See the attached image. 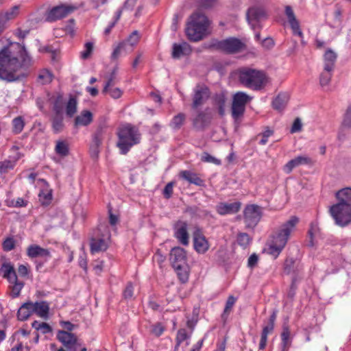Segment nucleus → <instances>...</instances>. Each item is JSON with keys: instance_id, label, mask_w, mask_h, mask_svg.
<instances>
[{"instance_id": "20e7f679", "label": "nucleus", "mask_w": 351, "mask_h": 351, "mask_svg": "<svg viewBox=\"0 0 351 351\" xmlns=\"http://www.w3.org/2000/svg\"><path fill=\"white\" fill-rule=\"evenodd\" d=\"M117 147L121 154H126L130 148L141 141V134L138 130L130 124L123 125L117 132Z\"/></svg>"}, {"instance_id": "bf43d9fd", "label": "nucleus", "mask_w": 351, "mask_h": 351, "mask_svg": "<svg viewBox=\"0 0 351 351\" xmlns=\"http://www.w3.org/2000/svg\"><path fill=\"white\" fill-rule=\"evenodd\" d=\"M62 95H59L57 96L54 104H53V110L56 112V114H61L62 112Z\"/></svg>"}, {"instance_id": "bb28decb", "label": "nucleus", "mask_w": 351, "mask_h": 351, "mask_svg": "<svg viewBox=\"0 0 351 351\" xmlns=\"http://www.w3.org/2000/svg\"><path fill=\"white\" fill-rule=\"evenodd\" d=\"M337 58V53L331 49H328L325 52L324 55V68L325 70H334Z\"/></svg>"}, {"instance_id": "5fc2aeb1", "label": "nucleus", "mask_w": 351, "mask_h": 351, "mask_svg": "<svg viewBox=\"0 0 351 351\" xmlns=\"http://www.w3.org/2000/svg\"><path fill=\"white\" fill-rule=\"evenodd\" d=\"M189 338V335L187 334L186 329L181 328L179 329L177 332L176 341L178 342V344H181L184 341Z\"/></svg>"}, {"instance_id": "603ef678", "label": "nucleus", "mask_w": 351, "mask_h": 351, "mask_svg": "<svg viewBox=\"0 0 351 351\" xmlns=\"http://www.w3.org/2000/svg\"><path fill=\"white\" fill-rule=\"evenodd\" d=\"M295 261L293 258H287L284 264V272L290 274L293 271Z\"/></svg>"}, {"instance_id": "e2e57ef3", "label": "nucleus", "mask_w": 351, "mask_h": 351, "mask_svg": "<svg viewBox=\"0 0 351 351\" xmlns=\"http://www.w3.org/2000/svg\"><path fill=\"white\" fill-rule=\"evenodd\" d=\"M343 124L346 127H351V105L347 109L343 119Z\"/></svg>"}, {"instance_id": "052dcab7", "label": "nucleus", "mask_w": 351, "mask_h": 351, "mask_svg": "<svg viewBox=\"0 0 351 351\" xmlns=\"http://www.w3.org/2000/svg\"><path fill=\"white\" fill-rule=\"evenodd\" d=\"M165 327L160 324L157 323L152 326L151 332L156 337H160L164 332Z\"/></svg>"}, {"instance_id": "680f3d73", "label": "nucleus", "mask_w": 351, "mask_h": 351, "mask_svg": "<svg viewBox=\"0 0 351 351\" xmlns=\"http://www.w3.org/2000/svg\"><path fill=\"white\" fill-rule=\"evenodd\" d=\"M133 293H134V287H133L132 283L129 282V283H128V285H126V287L123 291V295L124 298L126 300L130 299L133 296Z\"/></svg>"}, {"instance_id": "cd10ccee", "label": "nucleus", "mask_w": 351, "mask_h": 351, "mask_svg": "<svg viewBox=\"0 0 351 351\" xmlns=\"http://www.w3.org/2000/svg\"><path fill=\"white\" fill-rule=\"evenodd\" d=\"M289 100V95L287 93H282L274 99L272 102L273 108L280 112L285 109Z\"/></svg>"}, {"instance_id": "412c9836", "label": "nucleus", "mask_w": 351, "mask_h": 351, "mask_svg": "<svg viewBox=\"0 0 351 351\" xmlns=\"http://www.w3.org/2000/svg\"><path fill=\"white\" fill-rule=\"evenodd\" d=\"M109 237V233L107 232L106 235L103 234L101 238H92L90 243L91 253L106 250L108 247V239Z\"/></svg>"}, {"instance_id": "6ab92c4d", "label": "nucleus", "mask_w": 351, "mask_h": 351, "mask_svg": "<svg viewBox=\"0 0 351 351\" xmlns=\"http://www.w3.org/2000/svg\"><path fill=\"white\" fill-rule=\"evenodd\" d=\"M241 204L239 202L232 203L221 202L216 206V211L220 215H226L237 213L241 208Z\"/></svg>"}, {"instance_id": "69168bd1", "label": "nucleus", "mask_w": 351, "mask_h": 351, "mask_svg": "<svg viewBox=\"0 0 351 351\" xmlns=\"http://www.w3.org/2000/svg\"><path fill=\"white\" fill-rule=\"evenodd\" d=\"M173 182H169L165 186V187L163 190V195L167 199H169L171 197V196L173 193Z\"/></svg>"}, {"instance_id": "7c9ffc66", "label": "nucleus", "mask_w": 351, "mask_h": 351, "mask_svg": "<svg viewBox=\"0 0 351 351\" xmlns=\"http://www.w3.org/2000/svg\"><path fill=\"white\" fill-rule=\"evenodd\" d=\"M226 102V97L222 93L215 94L213 97V104L217 108L218 112L220 116H223L225 114V106Z\"/></svg>"}, {"instance_id": "13d9d810", "label": "nucleus", "mask_w": 351, "mask_h": 351, "mask_svg": "<svg viewBox=\"0 0 351 351\" xmlns=\"http://www.w3.org/2000/svg\"><path fill=\"white\" fill-rule=\"evenodd\" d=\"M139 40V36L137 31H134L130 36L128 37V40L124 42L126 44H129L131 46L135 45Z\"/></svg>"}, {"instance_id": "a211bd4d", "label": "nucleus", "mask_w": 351, "mask_h": 351, "mask_svg": "<svg viewBox=\"0 0 351 351\" xmlns=\"http://www.w3.org/2000/svg\"><path fill=\"white\" fill-rule=\"evenodd\" d=\"M27 255L30 258H43L47 261L50 257V252L48 249L41 247L40 245L33 244L27 248Z\"/></svg>"}, {"instance_id": "a18cd8bd", "label": "nucleus", "mask_w": 351, "mask_h": 351, "mask_svg": "<svg viewBox=\"0 0 351 351\" xmlns=\"http://www.w3.org/2000/svg\"><path fill=\"white\" fill-rule=\"evenodd\" d=\"M52 125L56 133H58L62 131L64 125L61 114H56V117L53 119Z\"/></svg>"}, {"instance_id": "f3484780", "label": "nucleus", "mask_w": 351, "mask_h": 351, "mask_svg": "<svg viewBox=\"0 0 351 351\" xmlns=\"http://www.w3.org/2000/svg\"><path fill=\"white\" fill-rule=\"evenodd\" d=\"M193 245L195 250L200 254H204L209 248L208 241L199 230L193 232Z\"/></svg>"}, {"instance_id": "c03bdc74", "label": "nucleus", "mask_w": 351, "mask_h": 351, "mask_svg": "<svg viewBox=\"0 0 351 351\" xmlns=\"http://www.w3.org/2000/svg\"><path fill=\"white\" fill-rule=\"evenodd\" d=\"M52 199L51 191H41L39 193V199L43 205L47 206L50 204Z\"/></svg>"}, {"instance_id": "473e14b6", "label": "nucleus", "mask_w": 351, "mask_h": 351, "mask_svg": "<svg viewBox=\"0 0 351 351\" xmlns=\"http://www.w3.org/2000/svg\"><path fill=\"white\" fill-rule=\"evenodd\" d=\"M336 197L339 200L337 204H351V189L345 188L339 190L337 192Z\"/></svg>"}, {"instance_id": "58836bf2", "label": "nucleus", "mask_w": 351, "mask_h": 351, "mask_svg": "<svg viewBox=\"0 0 351 351\" xmlns=\"http://www.w3.org/2000/svg\"><path fill=\"white\" fill-rule=\"evenodd\" d=\"M117 71L118 68L117 66L113 69L110 75L108 77L106 83L104 87L102 92H106L109 89V87L114 86L117 83Z\"/></svg>"}, {"instance_id": "f257e3e1", "label": "nucleus", "mask_w": 351, "mask_h": 351, "mask_svg": "<svg viewBox=\"0 0 351 351\" xmlns=\"http://www.w3.org/2000/svg\"><path fill=\"white\" fill-rule=\"evenodd\" d=\"M12 47L16 51L9 47H4L0 51V80L8 82H15L24 77V74L17 72L23 67L28 66L31 62L24 46L16 43Z\"/></svg>"}, {"instance_id": "09e8293b", "label": "nucleus", "mask_w": 351, "mask_h": 351, "mask_svg": "<svg viewBox=\"0 0 351 351\" xmlns=\"http://www.w3.org/2000/svg\"><path fill=\"white\" fill-rule=\"evenodd\" d=\"M237 242L239 245L245 247L250 242V237L247 233H240L237 237Z\"/></svg>"}, {"instance_id": "0eeeda50", "label": "nucleus", "mask_w": 351, "mask_h": 351, "mask_svg": "<svg viewBox=\"0 0 351 351\" xmlns=\"http://www.w3.org/2000/svg\"><path fill=\"white\" fill-rule=\"evenodd\" d=\"M57 339L64 345L67 351L87 350L86 346L74 333L60 330L57 334Z\"/></svg>"}, {"instance_id": "aec40b11", "label": "nucleus", "mask_w": 351, "mask_h": 351, "mask_svg": "<svg viewBox=\"0 0 351 351\" xmlns=\"http://www.w3.org/2000/svg\"><path fill=\"white\" fill-rule=\"evenodd\" d=\"M265 18V12L261 8H249L247 12V19L253 28L258 25V23Z\"/></svg>"}, {"instance_id": "4468645a", "label": "nucleus", "mask_w": 351, "mask_h": 351, "mask_svg": "<svg viewBox=\"0 0 351 351\" xmlns=\"http://www.w3.org/2000/svg\"><path fill=\"white\" fill-rule=\"evenodd\" d=\"M169 259L174 269L182 268L187 264L186 252L180 247H175L171 250Z\"/></svg>"}, {"instance_id": "6e6d98bb", "label": "nucleus", "mask_w": 351, "mask_h": 351, "mask_svg": "<svg viewBox=\"0 0 351 351\" xmlns=\"http://www.w3.org/2000/svg\"><path fill=\"white\" fill-rule=\"evenodd\" d=\"M85 49L81 52L80 56L82 59H87L93 50V44L88 42L84 45Z\"/></svg>"}, {"instance_id": "79ce46f5", "label": "nucleus", "mask_w": 351, "mask_h": 351, "mask_svg": "<svg viewBox=\"0 0 351 351\" xmlns=\"http://www.w3.org/2000/svg\"><path fill=\"white\" fill-rule=\"evenodd\" d=\"M332 71H333L325 70L324 68V71L319 76V84L322 87L328 86L330 84L332 76Z\"/></svg>"}, {"instance_id": "39448f33", "label": "nucleus", "mask_w": 351, "mask_h": 351, "mask_svg": "<svg viewBox=\"0 0 351 351\" xmlns=\"http://www.w3.org/2000/svg\"><path fill=\"white\" fill-rule=\"evenodd\" d=\"M239 80L244 86L258 90L263 88L265 75L263 71L256 69L242 68L239 71Z\"/></svg>"}, {"instance_id": "dca6fc26", "label": "nucleus", "mask_w": 351, "mask_h": 351, "mask_svg": "<svg viewBox=\"0 0 351 351\" xmlns=\"http://www.w3.org/2000/svg\"><path fill=\"white\" fill-rule=\"evenodd\" d=\"M313 160L312 159L307 156H298L292 160H289L284 167L283 171L289 174L290 173L293 169L295 167H298L300 165H312Z\"/></svg>"}, {"instance_id": "774afa93", "label": "nucleus", "mask_w": 351, "mask_h": 351, "mask_svg": "<svg viewBox=\"0 0 351 351\" xmlns=\"http://www.w3.org/2000/svg\"><path fill=\"white\" fill-rule=\"evenodd\" d=\"M125 45V43H121L119 45L114 49L111 57L112 59H117L120 56L121 50L124 48Z\"/></svg>"}, {"instance_id": "f704fd0d", "label": "nucleus", "mask_w": 351, "mask_h": 351, "mask_svg": "<svg viewBox=\"0 0 351 351\" xmlns=\"http://www.w3.org/2000/svg\"><path fill=\"white\" fill-rule=\"evenodd\" d=\"M236 301L237 299L233 295H230L228 298L223 312L221 315V318L223 320V322H226L227 320L230 312L232 311V307L235 304Z\"/></svg>"}, {"instance_id": "c9c22d12", "label": "nucleus", "mask_w": 351, "mask_h": 351, "mask_svg": "<svg viewBox=\"0 0 351 351\" xmlns=\"http://www.w3.org/2000/svg\"><path fill=\"white\" fill-rule=\"evenodd\" d=\"M19 6L14 5L10 10H8L5 13L0 14V19L5 23L7 21L14 19L19 14Z\"/></svg>"}, {"instance_id": "49530a36", "label": "nucleus", "mask_w": 351, "mask_h": 351, "mask_svg": "<svg viewBox=\"0 0 351 351\" xmlns=\"http://www.w3.org/2000/svg\"><path fill=\"white\" fill-rule=\"evenodd\" d=\"M186 119V115L184 113H179L175 116L171 121V125L175 129H179L183 124Z\"/></svg>"}, {"instance_id": "1a4fd4ad", "label": "nucleus", "mask_w": 351, "mask_h": 351, "mask_svg": "<svg viewBox=\"0 0 351 351\" xmlns=\"http://www.w3.org/2000/svg\"><path fill=\"white\" fill-rule=\"evenodd\" d=\"M244 44L238 38H229L223 40L213 42L210 47L229 53L241 51L244 48Z\"/></svg>"}, {"instance_id": "e433bc0d", "label": "nucleus", "mask_w": 351, "mask_h": 351, "mask_svg": "<svg viewBox=\"0 0 351 351\" xmlns=\"http://www.w3.org/2000/svg\"><path fill=\"white\" fill-rule=\"evenodd\" d=\"M56 153L62 157L66 156L69 154V145L65 141H58L55 147Z\"/></svg>"}, {"instance_id": "864d4df0", "label": "nucleus", "mask_w": 351, "mask_h": 351, "mask_svg": "<svg viewBox=\"0 0 351 351\" xmlns=\"http://www.w3.org/2000/svg\"><path fill=\"white\" fill-rule=\"evenodd\" d=\"M103 93H107L113 99H119L121 97L123 91L119 88H114V86L109 87V89L106 92Z\"/></svg>"}, {"instance_id": "a878e982", "label": "nucleus", "mask_w": 351, "mask_h": 351, "mask_svg": "<svg viewBox=\"0 0 351 351\" xmlns=\"http://www.w3.org/2000/svg\"><path fill=\"white\" fill-rule=\"evenodd\" d=\"M3 277L7 279L9 282H16L17 275L13 265L10 262H5L2 264L0 269Z\"/></svg>"}, {"instance_id": "8fccbe9b", "label": "nucleus", "mask_w": 351, "mask_h": 351, "mask_svg": "<svg viewBox=\"0 0 351 351\" xmlns=\"http://www.w3.org/2000/svg\"><path fill=\"white\" fill-rule=\"evenodd\" d=\"M15 162L10 160H5L0 162V173H5L14 167Z\"/></svg>"}, {"instance_id": "7ed1b4c3", "label": "nucleus", "mask_w": 351, "mask_h": 351, "mask_svg": "<svg viewBox=\"0 0 351 351\" xmlns=\"http://www.w3.org/2000/svg\"><path fill=\"white\" fill-rule=\"evenodd\" d=\"M209 25L207 17L200 12L193 13L187 23L186 33L191 41H199L206 35Z\"/></svg>"}, {"instance_id": "c85d7f7f", "label": "nucleus", "mask_w": 351, "mask_h": 351, "mask_svg": "<svg viewBox=\"0 0 351 351\" xmlns=\"http://www.w3.org/2000/svg\"><path fill=\"white\" fill-rule=\"evenodd\" d=\"M291 332L289 330V325L287 322H284L282 326V332L281 333V340H282V351H288L291 344Z\"/></svg>"}, {"instance_id": "338daca9", "label": "nucleus", "mask_w": 351, "mask_h": 351, "mask_svg": "<svg viewBox=\"0 0 351 351\" xmlns=\"http://www.w3.org/2000/svg\"><path fill=\"white\" fill-rule=\"evenodd\" d=\"M301 130H302L301 120L299 118H296L294 120L293 123L292 125V127H291V133L298 132Z\"/></svg>"}, {"instance_id": "6e6552de", "label": "nucleus", "mask_w": 351, "mask_h": 351, "mask_svg": "<svg viewBox=\"0 0 351 351\" xmlns=\"http://www.w3.org/2000/svg\"><path fill=\"white\" fill-rule=\"evenodd\" d=\"M251 99L244 92H237L233 95L231 112L232 117L234 120L240 119L243 115L245 106Z\"/></svg>"}, {"instance_id": "4be33fe9", "label": "nucleus", "mask_w": 351, "mask_h": 351, "mask_svg": "<svg viewBox=\"0 0 351 351\" xmlns=\"http://www.w3.org/2000/svg\"><path fill=\"white\" fill-rule=\"evenodd\" d=\"M285 12L293 34L302 36V32L300 29L299 22L296 19L292 8L290 5H286Z\"/></svg>"}, {"instance_id": "c756f323", "label": "nucleus", "mask_w": 351, "mask_h": 351, "mask_svg": "<svg viewBox=\"0 0 351 351\" xmlns=\"http://www.w3.org/2000/svg\"><path fill=\"white\" fill-rule=\"evenodd\" d=\"M93 121V114L89 110H84L75 119V125L86 126Z\"/></svg>"}, {"instance_id": "5701e85b", "label": "nucleus", "mask_w": 351, "mask_h": 351, "mask_svg": "<svg viewBox=\"0 0 351 351\" xmlns=\"http://www.w3.org/2000/svg\"><path fill=\"white\" fill-rule=\"evenodd\" d=\"M180 178L187 181L190 184H193L196 186H202L204 185V181L199 177V176L189 170L181 171L179 173Z\"/></svg>"}, {"instance_id": "4c0bfd02", "label": "nucleus", "mask_w": 351, "mask_h": 351, "mask_svg": "<svg viewBox=\"0 0 351 351\" xmlns=\"http://www.w3.org/2000/svg\"><path fill=\"white\" fill-rule=\"evenodd\" d=\"M12 132L14 134H20L23 131L25 126V121L23 118L21 116L15 117L12 121Z\"/></svg>"}, {"instance_id": "a19ab883", "label": "nucleus", "mask_w": 351, "mask_h": 351, "mask_svg": "<svg viewBox=\"0 0 351 351\" xmlns=\"http://www.w3.org/2000/svg\"><path fill=\"white\" fill-rule=\"evenodd\" d=\"M52 77L53 75L47 69H44L40 71L38 76V80L40 84H46L52 81Z\"/></svg>"}, {"instance_id": "393cba45", "label": "nucleus", "mask_w": 351, "mask_h": 351, "mask_svg": "<svg viewBox=\"0 0 351 351\" xmlns=\"http://www.w3.org/2000/svg\"><path fill=\"white\" fill-rule=\"evenodd\" d=\"M33 313H35L39 317L47 319L49 315V304L46 301L32 302Z\"/></svg>"}, {"instance_id": "4d7b16f0", "label": "nucleus", "mask_w": 351, "mask_h": 351, "mask_svg": "<svg viewBox=\"0 0 351 351\" xmlns=\"http://www.w3.org/2000/svg\"><path fill=\"white\" fill-rule=\"evenodd\" d=\"M15 247V242L12 238H7L3 243V249L4 251L9 252Z\"/></svg>"}, {"instance_id": "423d86ee", "label": "nucleus", "mask_w": 351, "mask_h": 351, "mask_svg": "<svg viewBox=\"0 0 351 351\" xmlns=\"http://www.w3.org/2000/svg\"><path fill=\"white\" fill-rule=\"evenodd\" d=\"M330 213L339 226L343 227L351 223V204H336L330 208Z\"/></svg>"}, {"instance_id": "2f4dec72", "label": "nucleus", "mask_w": 351, "mask_h": 351, "mask_svg": "<svg viewBox=\"0 0 351 351\" xmlns=\"http://www.w3.org/2000/svg\"><path fill=\"white\" fill-rule=\"evenodd\" d=\"M32 302L23 304L17 312L18 319L21 321L26 320L33 313Z\"/></svg>"}, {"instance_id": "2eb2a0df", "label": "nucleus", "mask_w": 351, "mask_h": 351, "mask_svg": "<svg viewBox=\"0 0 351 351\" xmlns=\"http://www.w3.org/2000/svg\"><path fill=\"white\" fill-rule=\"evenodd\" d=\"M174 237L183 245H188L189 243V235L188 233V223L184 221H178L173 226Z\"/></svg>"}, {"instance_id": "72a5a7b5", "label": "nucleus", "mask_w": 351, "mask_h": 351, "mask_svg": "<svg viewBox=\"0 0 351 351\" xmlns=\"http://www.w3.org/2000/svg\"><path fill=\"white\" fill-rule=\"evenodd\" d=\"M274 325L267 323L263 328L261 340L259 343V349L263 350L265 348L267 342V336L274 330Z\"/></svg>"}, {"instance_id": "ddd939ff", "label": "nucleus", "mask_w": 351, "mask_h": 351, "mask_svg": "<svg viewBox=\"0 0 351 351\" xmlns=\"http://www.w3.org/2000/svg\"><path fill=\"white\" fill-rule=\"evenodd\" d=\"M75 10V7L71 5H60L53 7L49 10L46 16L49 22L56 21L67 16Z\"/></svg>"}, {"instance_id": "9b49d317", "label": "nucleus", "mask_w": 351, "mask_h": 351, "mask_svg": "<svg viewBox=\"0 0 351 351\" xmlns=\"http://www.w3.org/2000/svg\"><path fill=\"white\" fill-rule=\"evenodd\" d=\"M210 90L206 85L197 84L193 91L191 108L197 110L202 106L210 98Z\"/></svg>"}, {"instance_id": "f03ea898", "label": "nucleus", "mask_w": 351, "mask_h": 351, "mask_svg": "<svg viewBox=\"0 0 351 351\" xmlns=\"http://www.w3.org/2000/svg\"><path fill=\"white\" fill-rule=\"evenodd\" d=\"M298 221L299 219L297 217L292 216L274 232L268 247V253L275 258L285 247L291 233L294 230Z\"/></svg>"}, {"instance_id": "9d476101", "label": "nucleus", "mask_w": 351, "mask_h": 351, "mask_svg": "<svg viewBox=\"0 0 351 351\" xmlns=\"http://www.w3.org/2000/svg\"><path fill=\"white\" fill-rule=\"evenodd\" d=\"M263 215L262 207L256 204L247 205L243 210V219L248 228H254Z\"/></svg>"}, {"instance_id": "3c124183", "label": "nucleus", "mask_w": 351, "mask_h": 351, "mask_svg": "<svg viewBox=\"0 0 351 351\" xmlns=\"http://www.w3.org/2000/svg\"><path fill=\"white\" fill-rule=\"evenodd\" d=\"M202 161L205 162L213 163L217 165H221V160L211 156L207 152H204L201 158Z\"/></svg>"}, {"instance_id": "de8ad7c7", "label": "nucleus", "mask_w": 351, "mask_h": 351, "mask_svg": "<svg viewBox=\"0 0 351 351\" xmlns=\"http://www.w3.org/2000/svg\"><path fill=\"white\" fill-rule=\"evenodd\" d=\"M176 271L177 275L180 279V280L184 283L187 282L189 279V271H188V267L187 264L185 265V267H183L180 269H174Z\"/></svg>"}, {"instance_id": "0e129e2a", "label": "nucleus", "mask_w": 351, "mask_h": 351, "mask_svg": "<svg viewBox=\"0 0 351 351\" xmlns=\"http://www.w3.org/2000/svg\"><path fill=\"white\" fill-rule=\"evenodd\" d=\"M273 134V131L271 130H266L264 131L261 135L262 136L259 143L261 145H265L267 141L269 136H271Z\"/></svg>"}, {"instance_id": "f8f14e48", "label": "nucleus", "mask_w": 351, "mask_h": 351, "mask_svg": "<svg viewBox=\"0 0 351 351\" xmlns=\"http://www.w3.org/2000/svg\"><path fill=\"white\" fill-rule=\"evenodd\" d=\"M207 110L208 109L204 110H195V113L192 115L191 121L195 130L203 131L210 124L213 117Z\"/></svg>"}, {"instance_id": "ea45409f", "label": "nucleus", "mask_w": 351, "mask_h": 351, "mask_svg": "<svg viewBox=\"0 0 351 351\" xmlns=\"http://www.w3.org/2000/svg\"><path fill=\"white\" fill-rule=\"evenodd\" d=\"M77 99L71 97L66 106V114L68 117H72L77 112Z\"/></svg>"}, {"instance_id": "b1692460", "label": "nucleus", "mask_w": 351, "mask_h": 351, "mask_svg": "<svg viewBox=\"0 0 351 351\" xmlns=\"http://www.w3.org/2000/svg\"><path fill=\"white\" fill-rule=\"evenodd\" d=\"M191 51V46L185 42L181 44L174 43L171 55L173 58L178 59L183 56L189 55Z\"/></svg>"}, {"instance_id": "37998d69", "label": "nucleus", "mask_w": 351, "mask_h": 351, "mask_svg": "<svg viewBox=\"0 0 351 351\" xmlns=\"http://www.w3.org/2000/svg\"><path fill=\"white\" fill-rule=\"evenodd\" d=\"M13 285L11 287L12 291L11 295L12 298H16L20 295V292L23 289L24 284L23 282H19L18 280V278H16V282H10Z\"/></svg>"}]
</instances>
